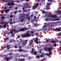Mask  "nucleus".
Returning a JSON list of instances; mask_svg holds the SVG:
<instances>
[{"instance_id":"f257e3e1","label":"nucleus","mask_w":61,"mask_h":61,"mask_svg":"<svg viewBox=\"0 0 61 61\" xmlns=\"http://www.w3.org/2000/svg\"><path fill=\"white\" fill-rule=\"evenodd\" d=\"M45 25H46V27H49V28L50 27H54V22H51L50 23V25H49V24L48 23H45Z\"/></svg>"},{"instance_id":"f03ea898","label":"nucleus","mask_w":61,"mask_h":61,"mask_svg":"<svg viewBox=\"0 0 61 61\" xmlns=\"http://www.w3.org/2000/svg\"><path fill=\"white\" fill-rule=\"evenodd\" d=\"M51 3H47L46 6V10H48L49 9V7L50 6V5H51Z\"/></svg>"},{"instance_id":"7ed1b4c3","label":"nucleus","mask_w":61,"mask_h":61,"mask_svg":"<svg viewBox=\"0 0 61 61\" xmlns=\"http://www.w3.org/2000/svg\"><path fill=\"white\" fill-rule=\"evenodd\" d=\"M7 5L8 6H10V5H12V6H14V5H15V4L14 3H11V2H9L7 4Z\"/></svg>"},{"instance_id":"20e7f679","label":"nucleus","mask_w":61,"mask_h":61,"mask_svg":"<svg viewBox=\"0 0 61 61\" xmlns=\"http://www.w3.org/2000/svg\"><path fill=\"white\" fill-rule=\"evenodd\" d=\"M25 36L26 37H30L31 36V35L30 34H29V33L27 32L25 34Z\"/></svg>"},{"instance_id":"39448f33","label":"nucleus","mask_w":61,"mask_h":61,"mask_svg":"<svg viewBox=\"0 0 61 61\" xmlns=\"http://www.w3.org/2000/svg\"><path fill=\"white\" fill-rule=\"evenodd\" d=\"M56 43V40H54V46L55 47H56V46L57 45L56 43Z\"/></svg>"},{"instance_id":"423d86ee","label":"nucleus","mask_w":61,"mask_h":61,"mask_svg":"<svg viewBox=\"0 0 61 61\" xmlns=\"http://www.w3.org/2000/svg\"><path fill=\"white\" fill-rule=\"evenodd\" d=\"M60 17H59V18L57 19H54V21H59V20H60Z\"/></svg>"},{"instance_id":"0eeeda50","label":"nucleus","mask_w":61,"mask_h":61,"mask_svg":"<svg viewBox=\"0 0 61 61\" xmlns=\"http://www.w3.org/2000/svg\"><path fill=\"white\" fill-rule=\"evenodd\" d=\"M25 61V59L24 58H21L20 60H18V61Z\"/></svg>"},{"instance_id":"6e6552de","label":"nucleus","mask_w":61,"mask_h":61,"mask_svg":"<svg viewBox=\"0 0 61 61\" xmlns=\"http://www.w3.org/2000/svg\"><path fill=\"white\" fill-rule=\"evenodd\" d=\"M21 29L22 30V31H24L26 30L27 29L26 28H22Z\"/></svg>"},{"instance_id":"1a4fd4ad","label":"nucleus","mask_w":61,"mask_h":61,"mask_svg":"<svg viewBox=\"0 0 61 61\" xmlns=\"http://www.w3.org/2000/svg\"><path fill=\"white\" fill-rule=\"evenodd\" d=\"M46 16L47 17H52L49 14H46Z\"/></svg>"},{"instance_id":"9d476101","label":"nucleus","mask_w":61,"mask_h":61,"mask_svg":"<svg viewBox=\"0 0 61 61\" xmlns=\"http://www.w3.org/2000/svg\"><path fill=\"white\" fill-rule=\"evenodd\" d=\"M12 31H14L15 32V33H16L17 32V30H16L15 29H14V30H13V29H12Z\"/></svg>"},{"instance_id":"9b49d317","label":"nucleus","mask_w":61,"mask_h":61,"mask_svg":"<svg viewBox=\"0 0 61 61\" xmlns=\"http://www.w3.org/2000/svg\"><path fill=\"white\" fill-rule=\"evenodd\" d=\"M47 49L48 51H51V48L49 47H48L47 48Z\"/></svg>"},{"instance_id":"f8f14e48","label":"nucleus","mask_w":61,"mask_h":61,"mask_svg":"<svg viewBox=\"0 0 61 61\" xmlns=\"http://www.w3.org/2000/svg\"><path fill=\"white\" fill-rule=\"evenodd\" d=\"M28 5V3H26V4H25L24 5V6L25 7V8H27V7H26V6H27V5Z\"/></svg>"},{"instance_id":"ddd939ff","label":"nucleus","mask_w":61,"mask_h":61,"mask_svg":"<svg viewBox=\"0 0 61 61\" xmlns=\"http://www.w3.org/2000/svg\"><path fill=\"white\" fill-rule=\"evenodd\" d=\"M38 40V38H36L35 39V40L34 41V42L35 43H36V41H37V40Z\"/></svg>"},{"instance_id":"4468645a","label":"nucleus","mask_w":61,"mask_h":61,"mask_svg":"<svg viewBox=\"0 0 61 61\" xmlns=\"http://www.w3.org/2000/svg\"><path fill=\"white\" fill-rule=\"evenodd\" d=\"M5 58H6L5 60H6V61H8V60H9L10 59H9L8 57H7L6 56H5Z\"/></svg>"},{"instance_id":"2eb2a0df","label":"nucleus","mask_w":61,"mask_h":61,"mask_svg":"<svg viewBox=\"0 0 61 61\" xmlns=\"http://www.w3.org/2000/svg\"><path fill=\"white\" fill-rule=\"evenodd\" d=\"M61 29V27H59V28H57V29L58 30V31H60V29Z\"/></svg>"},{"instance_id":"dca6fc26","label":"nucleus","mask_w":61,"mask_h":61,"mask_svg":"<svg viewBox=\"0 0 61 61\" xmlns=\"http://www.w3.org/2000/svg\"><path fill=\"white\" fill-rule=\"evenodd\" d=\"M40 57V56L39 55H38L36 57V58H37V59H39Z\"/></svg>"},{"instance_id":"f3484780","label":"nucleus","mask_w":61,"mask_h":61,"mask_svg":"<svg viewBox=\"0 0 61 61\" xmlns=\"http://www.w3.org/2000/svg\"><path fill=\"white\" fill-rule=\"evenodd\" d=\"M36 6H35L34 5H33L32 7L33 9H36Z\"/></svg>"},{"instance_id":"a211bd4d","label":"nucleus","mask_w":61,"mask_h":61,"mask_svg":"<svg viewBox=\"0 0 61 61\" xmlns=\"http://www.w3.org/2000/svg\"><path fill=\"white\" fill-rule=\"evenodd\" d=\"M16 1H14V2H17L18 3H19V2L20 1L19 0H16Z\"/></svg>"},{"instance_id":"6ab92c4d","label":"nucleus","mask_w":61,"mask_h":61,"mask_svg":"<svg viewBox=\"0 0 61 61\" xmlns=\"http://www.w3.org/2000/svg\"><path fill=\"white\" fill-rule=\"evenodd\" d=\"M0 23L1 24H2V25H3V24L5 23V22L4 21H2Z\"/></svg>"},{"instance_id":"aec40b11","label":"nucleus","mask_w":61,"mask_h":61,"mask_svg":"<svg viewBox=\"0 0 61 61\" xmlns=\"http://www.w3.org/2000/svg\"><path fill=\"white\" fill-rule=\"evenodd\" d=\"M21 37H25V34L24 35H21Z\"/></svg>"},{"instance_id":"412c9836","label":"nucleus","mask_w":61,"mask_h":61,"mask_svg":"<svg viewBox=\"0 0 61 61\" xmlns=\"http://www.w3.org/2000/svg\"><path fill=\"white\" fill-rule=\"evenodd\" d=\"M7 40H9L8 37H7L6 39H4V40H6V41H7Z\"/></svg>"},{"instance_id":"4be33fe9","label":"nucleus","mask_w":61,"mask_h":61,"mask_svg":"<svg viewBox=\"0 0 61 61\" xmlns=\"http://www.w3.org/2000/svg\"><path fill=\"white\" fill-rule=\"evenodd\" d=\"M23 17L24 18L25 17V13H23Z\"/></svg>"},{"instance_id":"5701e85b","label":"nucleus","mask_w":61,"mask_h":61,"mask_svg":"<svg viewBox=\"0 0 61 61\" xmlns=\"http://www.w3.org/2000/svg\"><path fill=\"white\" fill-rule=\"evenodd\" d=\"M39 5V3H37L36 4V5H35L36 7H37V6H38Z\"/></svg>"},{"instance_id":"b1692460","label":"nucleus","mask_w":61,"mask_h":61,"mask_svg":"<svg viewBox=\"0 0 61 61\" xmlns=\"http://www.w3.org/2000/svg\"><path fill=\"white\" fill-rule=\"evenodd\" d=\"M42 14H45L46 13V11H42Z\"/></svg>"},{"instance_id":"393cba45","label":"nucleus","mask_w":61,"mask_h":61,"mask_svg":"<svg viewBox=\"0 0 61 61\" xmlns=\"http://www.w3.org/2000/svg\"><path fill=\"white\" fill-rule=\"evenodd\" d=\"M42 3H43V4H45V0H42Z\"/></svg>"},{"instance_id":"a878e982","label":"nucleus","mask_w":61,"mask_h":61,"mask_svg":"<svg viewBox=\"0 0 61 61\" xmlns=\"http://www.w3.org/2000/svg\"><path fill=\"white\" fill-rule=\"evenodd\" d=\"M53 1V0H48V2H51Z\"/></svg>"},{"instance_id":"bb28decb","label":"nucleus","mask_w":61,"mask_h":61,"mask_svg":"<svg viewBox=\"0 0 61 61\" xmlns=\"http://www.w3.org/2000/svg\"><path fill=\"white\" fill-rule=\"evenodd\" d=\"M26 16L25 17V19H27L28 18V17H29L27 16V15H25Z\"/></svg>"},{"instance_id":"cd10ccee","label":"nucleus","mask_w":61,"mask_h":61,"mask_svg":"<svg viewBox=\"0 0 61 61\" xmlns=\"http://www.w3.org/2000/svg\"><path fill=\"white\" fill-rule=\"evenodd\" d=\"M22 49H20L18 50V51H19V52H22Z\"/></svg>"},{"instance_id":"c85d7f7f","label":"nucleus","mask_w":61,"mask_h":61,"mask_svg":"<svg viewBox=\"0 0 61 61\" xmlns=\"http://www.w3.org/2000/svg\"><path fill=\"white\" fill-rule=\"evenodd\" d=\"M43 56H44V55L43 54H42L40 56V57H43Z\"/></svg>"},{"instance_id":"c756f323","label":"nucleus","mask_w":61,"mask_h":61,"mask_svg":"<svg viewBox=\"0 0 61 61\" xmlns=\"http://www.w3.org/2000/svg\"><path fill=\"white\" fill-rule=\"evenodd\" d=\"M34 54L35 55H36H36H37V53H36V52H34Z\"/></svg>"},{"instance_id":"7c9ffc66","label":"nucleus","mask_w":61,"mask_h":61,"mask_svg":"<svg viewBox=\"0 0 61 61\" xmlns=\"http://www.w3.org/2000/svg\"><path fill=\"white\" fill-rule=\"evenodd\" d=\"M20 56H21V57H25V55H20Z\"/></svg>"},{"instance_id":"2f4dec72","label":"nucleus","mask_w":61,"mask_h":61,"mask_svg":"<svg viewBox=\"0 0 61 61\" xmlns=\"http://www.w3.org/2000/svg\"><path fill=\"white\" fill-rule=\"evenodd\" d=\"M48 20H49V18H47L45 19L46 21H47Z\"/></svg>"},{"instance_id":"473e14b6","label":"nucleus","mask_w":61,"mask_h":61,"mask_svg":"<svg viewBox=\"0 0 61 61\" xmlns=\"http://www.w3.org/2000/svg\"><path fill=\"white\" fill-rule=\"evenodd\" d=\"M36 25H37V24H36V23L34 24L33 26H34V27H35V26H36Z\"/></svg>"},{"instance_id":"72a5a7b5","label":"nucleus","mask_w":61,"mask_h":61,"mask_svg":"<svg viewBox=\"0 0 61 61\" xmlns=\"http://www.w3.org/2000/svg\"><path fill=\"white\" fill-rule=\"evenodd\" d=\"M22 9L23 10V12H25V8H22Z\"/></svg>"},{"instance_id":"f704fd0d","label":"nucleus","mask_w":61,"mask_h":61,"mask_svg":"<svg viewBox=\"0 0 61 61\" xmlns=\"http://www.w3.org/2000/svg\"><path fill=\"white\" fill-rule=\"evenodd\" d=\"M6 25H5V24H4L3 25V27L5 28L6 27Z\"/></svg>"},{"instance_id":"c9c22d12","label":"nucleus","mask_w":61,"mask_h":61,"mask_svg":"<svg viewBox=\"0 0 61 61\" xmlns=\"http://www.w3.org/2000/svg\"><path fill=\"white\" fill-rule=\"evenodd\" d=\"M56 17H57V16H56V15H54V18H56Z\"/></svg>"},{"instance_id":"e433bc0d","label":"nucleus","mask_w":61,"mask_h":61,"mask_svg":"<svg viewBox=\"0 0 61 61\" xmlns=\"http://www.w3.org/2000/svg\"><path fill=\"white\" fill-rule=\"evenodd\" d=\"M17 13V11L16 10H15V12H14V14H16V13Z\"/></svg>"},{"instance_id":"4c0bfd02","label":"nucleus","mask_w":61,"mask_h":61,"mask_svg":"<svg viewBox=\"0 0 61 61\" xmlns=\"http://www.w3.org/2000/svg\"><path fill=\"white\" fill-rule=\"evenodd\" d=\"M46 55L47 56H50V54L49 53V54H48L47 53L46 54Z\"/></svg>"},{"instance_id":"58836bf2","label":"nucleus","mask_w":61,"mask_h":61,"mask_svg":"<svg viewBox=\"0 0 61 61\" xmlns=\"http://www.w3.org/2000/svg\"><path fill=\"white\" fill-rule=\"evenodd\" d=\"M3 26L2 25H0V28H3Z\"/></svg>"},{"instance_id":"ea45409f","label":"nucleus","mask_w":61,"mask_h":61,"mask_svg":"<svg viewBox=\"0 0 61 61\" xmlns=\"http://www.w3.org/2000/svg\"><path fill=\"white\" fill-rule=\"evenodd\" d=\"M13 16L12 15H11L10 16V18H11L12 17H13Z\"/></svg>"},{"instance_id":"a19ab883","label":"nucleus","mask_w":61,"mask_h":61,"mask_svg":"<svg viewBox=\"0 0 61 61\" xmlns=\"http://www.w3.org/2000/svg\"><path fill=\"white\" fill-rule=\"evenodd\" d=\"M23 21H24V19H23L21 20V22H23Z\"/></svg>"},{"instance_id":"79ce46f5","label":"nucleus","mask_w":61,"mask_h":61,"mask_svg":"<svg viewBox=\"0 0 61 61\" xmlns=\"http://www.w3.org/2000/svg\"><path fill=\"white\" fill-rule=\"evenodd\" d=\"M38 17H37V18H36V20H35V19H34V21H36V20L38 19Z\"/></svg>"},{"instance_id":"37998d69","label":"nucleus","mask_w":61,"mask_h":61,"mask_svg":"<svg viewBox=\"0 0 61 61\" xmlns=\"http://www.w3.org/2000/svg\"><path fill=\"white\" fill-rule=\"evenodd\" d=\"M61 33H60L58 34V36H61Z\"/></svg>"},{"instance_id":"c03bdc74","label":"nucleus","mask_w":61,"mask_h":61,"mask_svg":"<svg viewBox=\"0 0 61 61\" xmlns=\"http://www.w3.org/2000/svg\"><path fill=\"white\" fill-rule=\"evenodd\" d=\"M34 33V32L33 31H32L31 32V34H33Z\"/></svg>"},{"instance_id":"a18cd8bd","label":"nucleus","mask_w":61,"mask_h":61,"mask_svg":"<svg viewBox=\"0 0 61 61\" xmlns=\"http://www.w3.org/2000/svg\"><path fill=\"white\" fill-rule=\"evenodd\" d=\"M37 44H38V41H36V42H35Z\"/></svg>"},{"instance_id":"49530a36","label":"nucleus","mask_w":61,"mask_h":61,"mask_svg":"<svg viewBox=\"0 0 61 61\" xmlns=\"http://www.w3.org/2000/svg\"><path fill=\"white\" fill-rule=\"evenodd\" d=\"M19 31H22V29H20L19 30Z\"/></svg>"},{"instance_id":"de8ad7c7","label":"nucleus","mask_w":61,"mask_h":61,"mask_svg":"<svg viewBox=\"0 0 61 61\" xmlns=\"http://www.w3.org/2000/svg\"><path fill=\"white\" fill-rule=\"evenodd\" d=\"M10 32L11 33V34H13V32L12 31H10Z\"/></svg>"},{"instance_id":"09e8293b","label":"nucleus","mask_w":61,"mask_h":61,"mask_svg":"<svg viewBox=\"0 0 61 61\" xmlns=\"http://www.w3.org/2000/svg\"><path fill=\"white\" fill-rule=\"evenodd\" d=\"M47 43H50V40H49V41H48L47 42Z\"/></svg>"},{"instance_id":"8fccbe9b","label":"nucleus","mask_w":61,"mask_h":61,"mask_svg":"<svg viewBox=\"0 0 61 61\" xmlns=\"http://www.w3.org/2000/svg\"><path fill=\"white\" fill-rule=\"evenodd\" d=\"M50 43H54V41H51V42H50Z\"/></svg>"},{"instance_id":"3c124183","label":"nucleus","mask_w":61,"mask_h":61,"mask_svg":"<svg viewBox=\"0 0 61 61\" xmlns=\"http://www.w3.org/2000/svg\"><path fill=\"white\" fill-rule=\"evenodd\" d=\"M58 14H61V10H60V12L58 13Z\"/></svg>"},{"instance_id":"603ef678","label":"nucleus","mask_w":61,"mask_h":61,"mask_svg":"<svg viewBox=\"0 0 61 61\" xmlns=\"http://www.w3.org/2000/svg\"><path fill=\"white\" fill-rule=\"evenodd\" d=\"M2 18L3 19H5V17L3 16L2 17Z\"/></svg>"},{"instance_id":"864d4df0","label":"nucleus","mask_w":61,"mask_h":61,"mask_svg":"<svg viewBox=\"0 0 61 61\" xmlns=\"http://www.w3.org/2000/svg\"><path fill=\"white\" fill-rule=\"evenodd\" d=\"M49 40H48V39H47V40H46V42H48V41H49Z\"/></svg>"},{"instance_id":"5fc2aeb1","label":"nucleus","mask_w":61,"mask_h":61,"mask_svg":"<svg viewBox=\"0 0 61 61\" xmlns=\"http://www.w3.org/2000/svg\"><path fill=\"white\" fill-rule=\"evenodd\" d=\"M15 61H17V58H15Z\"/></svg>"},{"instance_id":"6e6d98bb","label":"nucleus","mask_w":61,"mask_h":61,"mask_svg":"<svg viewBox=\"0 0 61 61\" xmlns=\"http://www.w3.org/2000/svg\"><path fill=\"white\" fill-rule=\"evenodd\" d=\"M8 24V23H5L4 22V24H5V25H7V24Z\"/></svg>"},{"instance_id":"4d7b16f0","label":"nucleus","mask_w":61,"mask_h":61,"mask_svg":"<svg viewBox=\"0 0 61 61\" xmlns=\"http://www.w3.org/2000/svg\"><path fill=\"white\" fill-rule=\"evenodd\" d=\"M14 47L15 48H17V47H16V46H15Z\"/></svg>"},{"instance_id":"13d9d810","label":"nucleus","mask_w":61,"mask_h":61,"mask_svg":"<svg viewBox=\"0 0 61 61\" xmlns=\"http://www.w3.org/2000/svg\"><path fill=\"white\" fill-rule=\"evenodd\" d=\"M45 26H46V25H45L43 26V28H44Z\"/></svg>"},{"instance_id":"bf43d9fd","label":"nucleus","mask_w":61,"mask_h":61,"mask_svg":"<svg viewBox=\"0 0 61 61\" xmlns=\"http://www.w3.org/2000/svg\"><path fill=\"white\" fill-rule=\"evenodd\" d=\"M44 30L45 31H46V30H47V29H44Z\"/></svg>"},{"instance_id":"052dcab7","label":"nucleus","mask_w":61,"mask_h":61,"mask_svg":"<svg viewBox=\"0 0 61 61\" xmlns=\"http://www.w3.org/2000/svg\"><path fill=\"white\" fill-rule=\"evenodd\" d=\"M5 11H6L7 12V11H9V9H7V10H5Z\"/></svg>"},{"instance_id":"680f3d73","label":"nucleus","mask_w":61,"mask_h":61,"mask_svg":"<svg viewBox=\"0 0 61 61\" xmlns=\"http://www.w3.org/2000/svg\"><path fill=\"white\" fill-rule=\"evenodd\" d=\"M12 54L11 53H10L9 54V55H12Z\"/></svg>"},{"instance_id":"e2e57ef3","label":"nucleus","mask_w":61,"mask_h":61,"mask_svg":"<svg viewBox=\"0 0 61 61\" xmlns=\"http://www.w3.org/2000/svg\"><path fill=\"white\" fill-rule=\"evenodd\" d=\"M5 0H2V1L3 2H5Z\"/></svg>"},{"instance_id":"0e129e2a","label":"nucleus","mask_w":61,"mask_h":61,"mask_svg":"<svg viewBox=\"0 0 61 61\" xmlns=\"http://www.w3.org/2000/svg\"><path fill=\"white\" fill-rule=\"evenodd\" d=\"M49 53H50L49 54H50H50H51L52 53H51V52H50V51H49Z\"/></svg>"},{"instance_id":"69168bd1","label":"nucleus","mask_w":61,"mask_h":61,"mask_svg":"<svg viewBox=\"0 0 61 61\" xmlns=\"http://www.w3.org/2000/svg\"><path fill=\"white\" fill-rule=\"evenodd\" d=\"M19 12H21V10H19Z\"/></svg>"},{"instance_id":"338daca9","label":"nucleus","mask_w":61,"mask_h":61,"mask_svg":"<svg viewBox=\"0 0 61 61\" xmlns=\"http://www.w3.org/2000/svg\"><path fill=\"white\" fill-rule=\"evenodd\" d=\"M10 48L9 47H8L7 48V50H9V49Z\"/></svg>"},{"instance_id":"774afa93","label":"nucleus","mask_w":61,"mask_h":61,"mask_svg":"<svg viewBox=\"0 0 61 61\" xmlns=\"http://www.w3.org/2000/svg\"><path fill=\"white\" fill-rule=\"evenodd\" d=\"M36 16H35L34 17V19H36Z\"/></svg>"}]
</instances>
